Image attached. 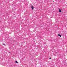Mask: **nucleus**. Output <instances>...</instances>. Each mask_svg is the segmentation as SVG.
Instances as JSON below:
<instances>
[{
	"mask_svg": "<svg viewBox=\"0 0 67 67\" xmlns=\"http://www.w3.org/2000/svg\"><path fill=\"white\" fill-rule=\"evenodd\" d=\"M58 36H60V37H62V36L59 34H58Z\"/></svg>",
	"mask_w": 67,
	"mask_h": 67,
	"instance_id": "obj_1",
	"label": "nucleus"
},
{
	"mask_svg": "<svg viewBox=\"0 0 67 67\" xmlns=\"http://www.w3.org/2000/svg\"><path fill=\"white\" fill-rule=\"evenodd\" d=\"M59 11L60 12H62V10H60V9H59Z\"/></svg>",
	"mask_w": 67,
	"mask_h": 67,
	"instance_id": "obj_2",
	"label": "nucleus"
},
{
	"mask_svg": "<svg viewBox=\"0 0 67 67\" xmlns=\"http://www.w3.org/2000/svg\"><path fill=\"white\" fill-rule=\"evenodd\" d=\"M31 8L32 10H34V7H33L32 6V7H31Z\"/></svg>",
	"mask_w": 67,
	"mask_h": 67,
	"instance_id": "obj_3",
	"label": "nucleus"
},
{
	"mask_svg": "<svg viewBox=\"0 0 67 67\" xmlns=\"http://www.w3.org/2000/svg\"><path fill=\"white\" fill-rule=\"evenodd\" d=\"M15 63H16V64H18V62L17 61H16L15 62Z\"/></svg>",
	"mask_w": 67,
	"mask_h": 67,
	"instance_id": "obj_4",
	"label": "nucleus"
},
{
	"mask_svg": "<svg viewBox=\"0 0 67 67\" xmlns=\"http://www.w3.org/2000/svg\"><path fill=\"white\" fill-rule=\"evenodd\" d=\"M49 58L50 59H51V58Z\"/></svg>",
	"mask_w": 67,
	"mask_h": 67,
	"instance_id": "obj_5",
	"label": "nucleus"
}]
</instances>
